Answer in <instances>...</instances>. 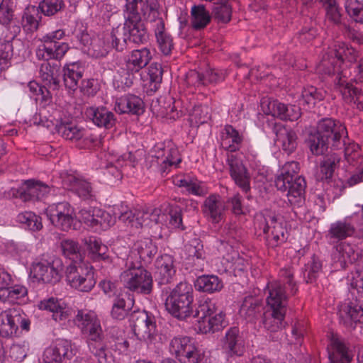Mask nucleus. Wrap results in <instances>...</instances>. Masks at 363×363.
Returning <instances> with one entry per match:
<instances>
[{
	"mask_svg": "<svg viewBox=\"0 0 363 363\" xmlns=\"http://www.w3.org/2000/svg\"><path fill=\"white\" fill-rule=\"evenodd\" d=\"M143 214L139 213L137 220H134L133 212L123 204L115 205L105 211L99 208H84L79 211V220L94 230H104L113 225L116 218L125 225L132 227H138L141 225L140 220Z\"/></svg>",
	"mask_w": 363,
	"mask_h": 363,
	"instance_id": "obj_1",
	"label": "nucleus"
},
{
	"mask_svg": "<svg viewBox=\"0 0 363 363\" xmlns=\"http://www.w3.org/2000/svg\"><path fill=\"white\" fill-rule=\"evenodd\" d=\"M358 52L349 45L337 42L334 45L330 55H323L321 61L316 66V71L320 74L330 75L337 74L347 77L352 74L346 68L357 60Z\"/></svg>",
	"mask_w": 363,
	"mask_h": 363,
	"instance_id": "obj_2",
	"label": "nucleus"
},
{
	"mask_svg": "<svg viewBox=\"0 0 363 363\" xmlns=\"http://www.w3.org/2000/svg\"><path fill=\"white\" fill-rule=\"evenodd\" d=\"M347 135L345 126L340 121L323 118L318 122L316 131L309 137L310 150L315 155H323L330 144L333 147L337 146V143Z\"/></svg>",
	"mask_w": 363,
	"mask_h": 363,
	"instance_id": "obj_3",
	"label": "nucleus"
},
{
	"mask_svg": "<svg viewBox=\"0 0 363 363\" xmlns=\"http://www.w3.org/2000/svg\"><path fill=\"white\" fill-rule=\"evenodd\" d=\"M298 163L294 161L286 162L280 170L275 179L277 189L288 191L289 202L294 206H301L305 199L306 182L304 178L298 175Z\"/></svg>",
	"mask_w": 363,
	"mask_h": 363,
	"instance_id": "obj_4",
	"label": "nucleus"
},
{
	"mask_svg": "<svg viewBox=\"0 0 363 363\" xmlns=\"http://www.w3.org/2000/svg\"><path fill=\"white\" fill-rule=\"evenodd\" d=\"M74 323L86 337L90 352L95 357H105V344L101 322L94 311H78Z\"/></svg>",
	"mask_w": 363,
	"mask_h": 363,
	"instance_id": "obj_5",
	"label": "nucleus"
},
{
	"mask_svg": "<svg viewBox=\"0 0 363 363\" xmlns=\"http://www.w3.org/2000/svg\"><path fill=\"white\" fill-rule=\"evenodd\" d=\"M143 214L138 220L141 225L134 228L142 227H152L153 225L160 224L162 227L168 229L184 230L182 225V210L178 206L164 205L162 208H155L151 212L144 210H135L133 212L134 220H137L138 214Z\"/></svg>",
	"mask_w": 363,
	"mask_h": 363,
	"instance_id": "obj_6",
	"label": "nucleus"
},
{
	"mask_svg": "<svg viewBox=\"0 0 363 363\" xmlns=\"http://www.w3.org/2000/svg\"><path fill=\"white\" fill-rule=\"evenodd\" d=\"M152 59L147 48L133 50L125 57V64L115 76L117 87L121 89L129 88L133 84L135 74L147 66Z\"/></svg>",
	"mask_w": 363,
	"mask_h": 363,
	"instance_id": "obj_7",
	"label": "nucleus"
},
{
	"mask_svg": "<svg viewBox=\"0 0 363 363\" xmlns=\"http://www.w3.org/2000/svg\"><path fill=\"white\" fill-rule=\"evenodd\" d=\"M193 301L191 285L186 282H180L167 297L165 308L174 317L184 320L193 313Z\"/></svg>",
	"mask_w": 363,
	"mask_h": 363,
	"instance_id": "obj_8",
	"label": "nucleus"
},
{
	"mask_svg": "<svg viewBox=\"0 0 363 363\" xmlns=\"http://www.w3.org/2000/svg\"><path fill=\"white\" fill-rule=\"evenodd\" d=\"M63 271L64 264L60 258L43 255L33 261L30 277L33 281L55 284L61 279Z\"/></svg>",
	"mask_w": 363,
	"mask_h": 363,
	"instance_id": "obj_9",
	"label": "nucleus"
},
{
	"mask_svg": "<svg viewBox=\"0 0 363 363\" xmlns=\"http://www.w3.org/2000/svg\"><path fill=\"white\" fill-rule=\"evenodd\" d=\"M255 226L266 235L268 244L274 247L284 242L287 239L286 229L283 219L275 213L265 210L256 215Z\"/></svg>",
	"mask_w": 363,
	"mask_h": 363,
	"instance_id": "obj_10",
	"label": "nucleus"
},
{
	"mask_svg": "<svg viewBox=\"0 0 363 363\" xmlns=\"http://www.w3.org/2000/svg\"><path fill=\"white\" fill-rule=\"evenodd\" d=\"M196 315L198 318L196 328L200 333H214L225 326L224 313L218 311L216 303L209 298L199 301Z\"/></svg>",
	"mask_w": 363,
	"mask_h": 363,
	"instance_id": "obj_11",
	"label": "nucleus"
},
{
	"mask_svg": "<svg viewBox=\"0 0 363 363\" xmlns=\"http://www.w3.org/2000/svg\"><path fill=\"white\" fill-rule=\"evenodd\" d=\"M134 318L133 332L137 338L149 347H159L163 337L157 329L155 317L143 311L136 313Z\"/></svg>",
	"mask_w": 363,
	"mask_h": 363,
	"instance_id": "obj_12",
	"label": "nucleus"
},
{
	"mask_svg": "<svg viewBox=\"0 0 363 363\" xmlns=\"http://www.w3.org/2000/svg\"><path fill=\"white\" fill-rule=\"evenodd\" d=\"M66 280L72 288L82 292L90 291L96 282L94 268L84 262L71 264L66 270Z\"/></svg>",
	"mask_w": 363,
	"mask_h": 363,
	"instance_id": "obj_13",
	"label": "nucleus"
},
{
	"mask_svg": "<svg viewBox=\"0 0 363 363\" xmlns=\"http://www.w3.org/2000/svg\"><path fill=\"white\" fill-rule=\"evenodd\" d=\"M169 351L180 363H200L203 359V352L187 336L174 337L170 342Z\"/></svg>",
	"mask_w": 363,
	"mask_h": 363,
	"instance_id": "obj_14",
	"label": "nucleus"
},
{
	"mask_svg": "<svg viewBox=\"0 0 363 363\" xmlns=\"http://www.w3.org/2000/svg\"><path fill=\"white\" fill-rule=\"evenodd\" d=\"M124 286L130 291L148 294L152 288L151 273L143 267H130L121 274Z\"/></svg>",
	"mask_w": 363,
	"mask_h": 363,
	"instance_id": "obj_15",
	"label": "nucleus"
},
{
	"mask_svg": "<svg viewBox=\"0 0 363 363\" xmlns=\"http://www.w3.org/2000/svg\"><path fill=\"white\" fill-rule=\"evenodd\" d=\"M30 321L19 308H9L0 313V335L12 337L18 335L19 328L28 331Z\"/></svg>",
	"mask_w": 363,
	"mask_h": 363,
	"instance_id": "obj_16",
	"label": "nucleus"
},
{
	"mask_svg": "<svg viewBox=\"0 0 363 363\" xmlns=\"http://www.w3.org/2000/svg\"><path fill=\"white\" fill-rule=\"evenodd\" d=\"M99 168L104 169V174L106 177L109 184H114L122 178L120 167L123 164H133L135 161L131 152L117 156L113 153H101L100 155Z\"/></svg>",
	"mask_w": 363,
	"mask_h": 363,
	"instance_id": "obj_17",
	"label": "nucleus"
},
{
	"mask_svg": "<svg viewBox=\"0 0 363 363\" xmlns=\"http://www.w3.org/2000/svg\"><path fill=\"white\" fill-rule=\"evenodd\" d=\"M125 18L144 19L150 22L160 16L157 0H125Z\"/></svg>",
	"mask_w": 363,
	"mask_h": 363,
	"instance_id": "obj_18",
	"label": "nucleus"
},
{
	"mask_svg": "<svg viewBox=\"0 0 363 363\" xmlns=\"http://www.w3.org/2000/svg\"><path fill=\"white\" fill-rule=\"evenodd\" d=\"M51 122L56 131L65 139L77 140L84 135L83 129L69 122L70 115L60 108H52Z\"/></svg>",
	"mask_w": 363,
	"mask_h": 363,
	"instance_id": "obj_19",
	"label": "nucleus"
},
{
	"mask_svg": "<svg viewBox=\"0 0 363 363\" xmlns=\"http://www.w3.org/2000/svg\"><path fill=\"white\" fill-rule=\"evenodd\" d=\"M46 215L51 223L62 230L67 231L72 228L74 212V208L67 202L50 205Z\"/></svg>",
	"mask_w": 363,
	"mask_h": 363,
	"instance_id": "obj_20",
	"label": "nucleus"
},
{
	"mask_svg": "<svg viewBox=\"0 0 363 363\" xmlns=\"http://www.w3.org/2000/svg\"><path fill=\"white\" fill-rule=\"evenodd\" d=\"M152 157L154 161L162 172H165L169 167H177L182 162V158L177 147L168 142L166 144H157L153 150Z\"/></svg>",
	"mask_w": 363,
	"mask_h": 363,
	"instance_id": "obj_21",
	"label": "nucleus"
},
{
	"mask_svg": "<svg viewBox=\"0 0 363 363\" xmlns=\"http://www.w3.org/2000/svg\"><path fill=\"white\" fill-rule=\"evenodd\" d=\"M261 108L267 115L279 118L281 120L296 121L301 116V108L296 106H287L277 100L263 99Z\"/></svg>",
	"mask_w": 363,
	"mask_h": 363,
	"instance_id": "obj_22",
	"label": "nucleus"
},
{
	"mask_svg": "<svg viewBox=\"0 0 363 363\" xmlns=\"http://www.w3.org/2000/svg\"><path fill=\"white\" fill-rule=\"evenodd\" d=\"M11 191L14 196L26 201L44 198L50 192V189L42 182L29 179L22 183L19 188H13Z\"/></svg>",
	"mask_w": 363,
	"mask_h": 363,
	"instance_id": "obj_23",
	"label": "nucleus"
},
{
	"mask_svg": "<svg viewBox=\"0 0 363 363\" xmlns=\"http://www.w3.org/2000/svg\"><path fill=\"white\" fill-rule=\"evenodd\" d=\"M227 162L231 178L242 191L247 193L250 190V175L242 162L233 155L228 157Z\"/></svg>",
	"mask_w": 363,
	"mask_h": 363,
	"instance_id": "obj_24",
	"label": "nucleus"
},
{
	"mask_svg": "<svg viewBox=\"0 0 363 363\" xmlns=\"http://www.w3.org/2000/svg\"><path fill=\"white\" fill-rule=\"evenodd\" d=\"M153 28L157 48L164 56L171 55L174 48L173 38L165 29L164 22L160 16L155 20L150 22Z\"/></svg>",
	"mask_w": 363,
	"mask_h": 363,
	"instance_id": "obj_25",
	"label": "nucleus"
},
{
	"mask_svg": "<svg viewBox=\"0 0 363 363\" xmlns=\"http://www.w3.org/2000/svg\"><path fill=\"white\" fill-rule=\"evenodd\" d=\"M72 354L70 342L60 340L44 350L42 361L43 363H61L63 357L69 358Z\"/></svg>",
	"mask_w": 363,
	"mask_h": 363,
	"instance_id": "obj_26",
	"label": "nucleus"
},
{
	"mask_svg": "<svg viewBox=\"0 0 363 363\" xmlns=\"http://www.w3.org/2000/svg\"><path fill=\"white\" fill-rule=\"evenodd\" d=\"M225 211L224 202L220 196L217 194H212L208 196L202 206L204 216L213 223H218L223 220Z\"/></svg>",
	"mask_w": 363,
	"mask_h": 363,
	"instance_id": "obj_27",
	"label": "nucleus"
},
{
	"mask_svg": "<svg viewBox=\"0 0 363 363\" xmlns=\"http://www.w3.org/2000/svg\"><path fill=\"white\" fill-rule=\"evenodd\" d=\"M37 307L40 310L51 313L52 319L56 322L65 320L69 315V311L65 301L55 297L41 300L38 303Z\"/></svg>",
	"mask_w": 363,
	"mask_h": 363,
	"instance_id": "obj_28",
	"label": "nucleus"
},
{
	"mask_svg": "<svg viewBox=\"0 0 363 363\" xmlns=\"http://www.w3.org/2000/svg\"><path fill=\"white\" fill-rule=\"evenodd\" d=\"M342 75L337 76V85L342 99L347 104H353L357 108L363 110V93L359 89L346 82Z\"/></svg>",
	"mask_w": 363,
	"mask_h": 363,
	"instance_id": "obj_29",
	"label": "nucleus"
},
{
	"mask_svg": "<svg viewBox=\"0 0 363 363\" xmlns=\"http://www.w3.org/2000/svg\"><path fill=\"white\" fill-rule=\"evenodd\" d=\"M269 295L267 298V306L272 311L286 312L287 296L283 284L280 281H273L267 285Z\"/></svg>",
	"mask_w": 363,
	"mask_h": 363,
	"instance_id": "obj_30",
	"label": "nucleus"
},
{
	"mask_svg": "<svg viewBox=\"0 0 363 363\" xmlns=\"http://www.w3.org/2000/svg\"><path fill=\"white\" fill-rule=\"evenodd\" d=\"M0 287V301L8 304H19L28 295L27 288L21 284H1Z\"/></svg>",
	"mask_w": 363,
	"mask_h": 363,
	"instance_id": "obj_31",
	"label": "nucleus"
},
{
	"mask_svg": "<svg viewBox=\"0 0 363 363\" xmlns=\"http://www.w3.org/2000/svg\"><path fill=\"white\" fill-rule=\"evenodd\" d=\"M69 49V44L64 42L52 45L40 44L36 48L35 55L37 58L40 60H60L63 58Z\"/></svg>",
	"mask_w": 363,
	"mask_h": 363,
	"instance_id": "obj_32",
	"label": "nucleus"
},
{
	"mask_svg": "<svg viewBox=\"0 0 363 363\" xmlns=\"http://www.w3.org/2000/svg\"><path fill=\"white\" fill-rule=\"evenodd\" d=\"M354 233L355 228L352 223V217L348 216L331 223L328 237L330 240L337 242L352 236Z\"/></svg>",
	"mask_w": 363,
	"mask_h": 363,
	"instance_id": "obj_33",
	"label": "nucleus"
},
{
	"mask_svg": "<svg viewBox=\"0 0 363 363\" xmlns=\"http://www.w3.org/2000/svg\"><path fill=\"white\" fill-rule=\"evenodd\" d=\"M155 276L160 284L169 283L175 274L173 257L164 254L158 257L155 261Z\"/></svg>",
	"mask_w": 363,
	"mask_h": 363,
	"instance_id": "obj_34",
	"label": "nucleus"
},
{
	"mask_svg": "<svg viewBox=\"0 0 363 363\" xmlns=\"http://www.w3.org/2000/svg\"><path fill=\"white\" fill-rule=\"evenodd\" d=\"M85 114L87 118L98 127L111 128L115 123L116 119L113 113L103 106L89 107L86 108Z\"/></svg>",
	"mask_w": 363,
	"mask_h": 363,
	"instance_id": "obj_35",
	"label": "nucleus"
},
{
	"mask_svg": "<svg viewBox=\"0 0 363 363\" xmlns=\"http://www.w3.org/2000/svg\"><path fill=\"white\" fill-rule=\"evenodd\" d=\"M243 141V135L232 125H225L220 133V142L223 148L229 152L238 150Z\"/></svg>",
	"mask_w": 363,
	"mask_h": 363,
	"instance_id": "obj_36",
	"label": "nucleus"
},
{
	"mask_svg": "<svg viewBox=\"0 0 363 363\" xmlns=\"http://www.w3.org/2000/svg\"><path fill=\"white\" fill-rule=\"evenodd\" d=\"M340 320L347 326L363 321V306L352 302L344 303L339 308Z\"/></svg>",
	"mask_w": 363,
	"mask_h": 363,
	"instance_id": "obj_37",
	"label": "nucleus"
},
{
	"mask_svg": "<svg viewBox=\"0 0 363 363\" xmlns=\"http://www.w3.org/2000/svg\"><path fill=\"white\" fill-rule=\"evenodd\" d=\"M123 28L130 41L139 44L148 39V34L142 19L126 18Z\"/></svg>",
	"mask_w": 363,
	"mask_h": 363,
	"instance_id": "obj_38",
	"label": "nucleus"
},
{
	"mask_svg": "<svg viewBox=\"0 0 363 363\" xmlns=\"http://www.w3.org/2000/svg\"><path fill=\"white\" fill-rule=\"evenodd\" d=\"M84 67L79 62L67 63L63 67V79L65 86L70 90H75L78 82L83 77Z\"/></svg>",
	"mask_w": 363,
	"mask_h": 363,
	"instance_id": "obj_39",
	"label": "nucleus"
},
{
	"mask_svg": "<svg viewBox=\"0 0 363 363\" xmlns=\"http://www.w3.org/2000/svg\"><path fill=\"white\" fill-rule=\"evenodd\" d=\"M115 110L120 113H130L140 115L144 111V104L142 99L134 95H129L118 99L115 105Z\"/></svg>",
	"mask_w": 363,
	"mask_h": 363,
	"instance_id": "obj_40",
	"label": "nucleus"
},
{
	"mask_svg": "<svg viewBox=\"0 0 363 363\" xmlns=\"http://www.w3.org/2000/svg\"><path fill=\"white\" fill-rule=\"evenodd\" d=\"M172 182L175 186L182 188L188 194L195 196H203L208 191L203 182L189 177L178 175L173 177Z\"/></svg>",
	"mask_w": 363,
	"mask_h": 363,
	"instance_id": "obj_41",
	"label": "nucleus"
},
{
	"mask_svg": "<svg viewBox=\"0 0 363 363\" xmlns=\"http://www.w3.org/2000/svg\"><path fill=\"white\" fill-rule=\"evenodd\" d=\"M275 133V143L278 147H281L284 151L289 154L295 150L297 144V136L291 128L277 126Z\"/></svg>",
	"mask_w": 363,
	"mask_h": 363,
	"instance_id": "obj_42",
	"label": "nucleus"
},
{
	"mask_svg": "<svg viewBox=\"0 0 363 363\" xmlns=\"http://www.w3.org/2000/svg\"><path fill=\"white\" fill-rule=\"evenodd\" d=\"M62 182L65 186L75 191L84 199L92 196V188L89 182L77 175L69 174L63 179Z\"/></svg>",
	"mask_w": 363,
	"mask_h": 363,
	"instance_id": "obj_43",
	"label": "nucleus"
},
{
	"mask_svg": "<svg viewBox=\"0 0 363 363\" xmlns=\"http://www.w3.org/2000/svg\"><path fill=\"white\" fill-rule=\"evenodd\" d=\"M223 349L230 355L240 356L245 348L239 337V330L237 328L229 329L223 341Z\"/></svg>",
	"mask_w": 363,
	"mask_h": 363,
	"instance_id": "obj_44",
	"label": "nucleus"
},
{
	"mask_svg": "<svg viewBox=\"0 0 363 363\" xmlns=\"http://www.w3.org/2000/svg\"><path fill=\"white\" fill-rule=\"evenodd\" d=\"M334 259L339 262L341 266L347 263H352L354 262H360L362 257L354 246L347 242H342L336 247V252L333 255Z\"/></svg>",
	"mask_w": 363,
	"mask_h": 363,
	"instance_id": "obj_45",
	"label": "nucleus"
},
{
	"mask_svg": "<svg viewBox=\"0 0 363 363\" xmlns=\"http://www.w3.org/2000/svg\"><path fill=\"white\" fill-rule=\"evenodd\" d=\"M84 243L88 250L89 256L94 261L105 260L108 256V247L96 237L84 238Z\"/></svg>",
	"mask_w": 363,
	"mask_h": 363,
	"instance_id": "obj_46",
	"label": "nucleus"
},
{
	"mask_svg": "<svg viewBox=\"0 0 363 363\" xmlns=\"http://www.w3.org/2000/svg\"><path fill=\"white\" fill-rule=\"evenodd\" d=\"M223 287L221 279L216 275H203L199 277L195 282V288L200 291L213 293L220 291Z\"/></svg>",
	"mask_w": 363,
	"mask_h": 363,
	"instance_id": "obj_47",
	"label": "nucleus"
},
{
	"mask_svg": "<svg viewBox=\"0 0 363 363\" xmlns=\"http://www.w3.org/2000/svg\"><path fill=\"white\" fill-rule=\"evenodd\" d=\"M41 14L38 7L35 6H27L22 15L21 24L27 32H34L39 26Z\"/></svg>",
	"mask_w": 363,
	"mask_h": 363,
	"instance_id": "obj_48",
	"label": "nucleus"
},
{
	"mask_svg": "<svg viewBox=\"0 0 363 363\" xmlns=\"http://www.w3.org/2000/svg\"><path fill=\"white\" fill-rule=\"evenodd\" d=\"M60 68L57 65L52 66L48 61L40 67V77L49 88L57 89L59 84Z\"/></svg>",
	"mask_w": 363,
	"mask_h": 363,
	"instance_id": "obj_49",
	"label": "nucleus"
},
{
	"mask_svg": "<svg viewBox=\"0 0 363 363\" xmlns=\"http://www.w3.org/2000/svg\"><path fill=\"white\" fill-rule=\"evenodd\" d=\"M106 40L110 45V49L114 48L118 51H123L126 48L128 36L123 27L113 28L110 33L105 35Z\"/></svg>",
	"mask_w": 363,
	"mask_h": 363,
	"instance_id": "obj_50",
	"label": "nucleus"
},
{
	"mask_svg": "<svg viewBox=\"0 0 363 363\" xmlns=\"http://www.w3.org/2000/svg\"><path fill=\"white\" fill-rule=\"evenodd\" d=\"M285 313L282 311H272L270 313H266L263 320L264 327L269 333H276L284 327Z\"/></svg>",
	"mask_w": 363,
	"mask_h": 363,
	"instance_id": "obj_51",
	"label": "nucleus"
},
{
	"mask_svg": "<svg viewBox=\"0 0 363 363\" xmlns=\"http://www.w3.org/2000/svg\"><path fill=\"white\" fill-rule=\"evenodd\" d=\"M133 250L137 252L140 259H150L157 252V246L150 238H143L135 242Z\"/></svg>",
	"mask_w": 363,
	"mask_h": 363,
	"instance_id": "obj_52",
	"label": "nucleus"
},
{
	"mask_svg": "<svg viewBox=\"0 0 363 363\" xmlns=\"http://www.w3.org/2000/svg\"><path fill=\"white\" fill-rule=\"evenodd\" d=\"M324 97L323 93L315 87L309 86L303 88L300 99V105L306 109H311L315 104L321 101Z\"/></svg>",
	"mask_w": 363,
	"mask_h": 363,
	"instance_id": "obj_53",
	"label": "nucleus"
},
{
	"mask_svg": "<svg viewBox=\"0 0 363 363\" xmlns=\"http://www.w3.org/2000/svg\"><path fill=\"white\" fill-rule=\"evenodd\" d=\"M212 13L218 22H228L231 18V6L228 0H214L212 3Z\"/></svg>",
	"mask_w": 363,
	"mask_h": 363,
	"instance_id": "obj_54",
	"label": "nucleus"
},
{
	"mask_svg": "<svg viewBox=\"0 0 363 363\" xmlns=\"http://www.w3.org/2000/svg\"><path fill=\"white\" fill-rule=\"evenodd\" d=\"M62 254L73 261L72 264L82 262V254L79 244L73 240H64L61 242Z\"/></svg>",
	"mask_w": 363,
	"mask_h": 363,
	"instance_id": "obj_55",
	"label": "nucleus"
},
{
	"mask_svg": "<svg viewBox=\"0 0 363 363\" xmlns=\"http://www.w3.org/2000/svg\"><path fill=\"white\" fill-rule=\"evenodd\" d=\"M211 21V16L204 6H194L191 8V24L195 29L206 27Z\"/></svg>",
	"mask_w": 363,
	"mask_h": 363,
	"instance_id": "obj_56",
	"label": "nucleus"
},
{
	"mask_svg": "<svg viewBox=\"0 0 363 363\" xmlns=\"http://www.w3.org/2000/svg\"><path fill=\"white\" fill-rule=\"evenodd\" d=\"M133 305V301L131 298L125 300L123 298L118 297L114 300L111 315L113 318L123 320L128 315V311Z\"/></svg>",
	"mask_w": 363,
	"mask_h": 363,
	"instance_id": "obj_57",
	"label": "nucleus"
},
{
	"mask_svg": "<svg viewBox=\"0 0 363 363\" xmlns=\"http://www.w3.org/2000/svg\"><path fill=\"white\" fill-rule=\"evenodd\" d=\"M223 265V271H243L245 269V261L240 257L237 252L233 251L231 255L223 257L221 261Z\"/></svg>",
	"mask_w": 363,
	"mask_h": 363,
	"instance_id": "obj_58",
	"label": "nucleus"
},
{
	"mask_svg": "<svg viewBox=\"0 0 363 363\" xmlns=\"http://www.w3.org/2000/svg\"><path fill=\"white\" fill-rule=\"evenodd\" d=\"M17 221L22 224L23 228L33 231L39 230L43 227L41 218L30 211L19 213Z\"/></svg>",
	"mask_w": 363,
	"mask_h": 363,
	"instance_id": "obj_59",
	"label": "nucleus"
},
{
	"mask_svg": "<svg viewBox=\"0 0 363 363\" xmlns=\"http://www.w3.org/2000/svg\"><path fill=\"white\" fill-rule=\"evenodd\" d=\"M110 45L106 40V36L98 38L91 42L88 53L93 57L99 58L105 57L110 51Z\"/></svg>",
	"mask_w": 363,
	"mask_h": 363,
	"instance_id": "obj_60",
	"label": "nucleus"
},
{
	"mask_svg": "<svg viewBox=\"0 0 363 363\" xmlns=\"http://www.w3.org/2000/svg\"><path fill=\"white\" fill-rule=\"evenodd\" d=\"M345 11L356 22L363 24V4L359 0H344Z\"/></svg>",
	"mask_w": 363,
	"mask_h": 363,
	"instance_id": "obj_61",
	"label": "nucleus"
},
{
	"mask_svg": "<svg viewBox=\"0 0 363 363\" xmlns=\"http://www.w3.org/2000/svg\"><path fill=\"white\" fill-rule=\"evenodd\" d=\"M206 82L203 81L202 75L195 71L189 72L186 77L183 86H186V91L189 94H193L196 88L205 86Z\"/></svg>",
	"mask_w": 363,
	"mask_h": 363,
	"instance_id": "obj_62",
	"label": "nucleus"
},
{
	"mask_svg": "<svg viewBox=\"0 0 363 363\" xmlns=\"http://www.w3.org/2000/svg\"><path fill=\"white\" fill-rule=\"evenodd\" d=\"M339 160L332 155L327 157L320 162L319 170L317 173L318 179L323 180L330 178L333 172L334 166Z\"/></svg>",
	"mask_w": 363,
	"mask_h": 363,
	"instance_id": "obj_63",
	"label": "nucleus"
},
{
	"mask_svg": "<svg viewBox=\"0 0 363 363\" xmlns=\"http://www.w3.org/2000/svg\"><path fill=\"white\" fill-rule=\"evenodd\" d=\"M259 308L258 300L252 296H248L243 301L240 308V314L247 318L254 316Z\"/></svg>",
	"mask_w": 363,
	"mask_h": 363,
	"instance_id": "obj_64",
	"label": "nucleus"
}]
</instances>
